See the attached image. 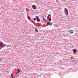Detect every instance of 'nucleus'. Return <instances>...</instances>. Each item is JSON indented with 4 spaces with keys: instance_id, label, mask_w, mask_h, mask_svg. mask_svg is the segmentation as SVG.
I'll return each mask as SVG.
<instances>
[{
    "instance_id": "9",
    "label": "nucleus",
    "mask_w": 78,
    "mask_h": 78,
    "mask_svg": "<svg viewBox=\"0 0 78 78\" xmlns=\"http://www.w3.org/2000/svg\"><path fill=\"white\" fill-rule=\"evenodd\" d=\"M11 77H12V78H14V77L13 76V75H12V73H11Z\"/></svg>"
},
{
    "instance_id": "11",
    "label": "nucleus",
    "mask_w": 78,
    "mask_h": 78,
    "mask_svg": "<svg viewBox=\"0 0 78 78\" xmlns=\"http://www.w3.org/2000/svg\"><path fill=\"white\" fill-rule=\"evenodd\" d=\"M35 31H36V32H38V30H37V29H36V28L35 29Z\"/></svg>"
},
{
    "instance_id": "8",
    "label": "nucleus",
    "mask_w": 78,
    "mask_h": 78,
    "mask_svg": "<svg viewBox=\"0 0 78 78\" xmlns=\"http://www.w3.org/2000/svg\"><path fill=\"white\" fill-rule=\"evenodd\" d=\"M43 21H44L45 22H46V21H47V20L43 18Z\"/></svg>"
},
{
    "instance_id": "7",
    "label": "nucleus",
    "mask_w": 78,
    "mask_h": 78,
    "mask_svg": "<svg viewBox=\"0 0 78 78\" xmlns=\"http://www.w3.org/2000/svg\"><path fill=\"white\" fill-rule=\"evenodd\" d=\"M73 32V30H70L69 31V33L70 34H72V33Z\"/></svg>"
},
{
    "instance_id": "14",
    "label": "nucleus",
    "mask_w": 78,
    "mask_h": 78,
    "mask_svg": "<svg viewBox=\"0 0 78 78\" xmlns=\"http://www.w3.org/2000/svg\"><path fill=\"white\" fill-rule=\"evenodd\" d=\"M27 18H28V19H29V20H30V17H29V16H28L27 17Z\"/></svg>"
},
{
    "instance_id": "12",
    "label": "nucleus",
    "mask_w": 78,
    "mask_h": 78,
    "mask_svg": "<svg viewBox=\"0 0 78 78\" xmlns=\"http://www.w3.org/2000/svg\"><path fill=\"white\" fill-rule=\"evenodd\" d=\"M33 19L34 20V21H36V18H33Z\"/></svg>"
},
{
    "instance_id": "10",
    "label": "nucleus",
    "mask_w": 78,
    "mask_h": 78,
    "mask_svg": "<svg viewBox=\"0 0 78 78\" xmlns=\"http://www.w3.org/2000/svg\"><path fill=\"white\" fill-rule=\"evenodd\" d=\"M2 59H3V58H2L0 57V62H1V61H2Z\"/></svg>"
},
{
    "instance_id": "2",
    "label": "nucleus",
    "mask_w": 78,
    "mask_h": 78,
    "mask_svg": "<svg viewBox=\"0 0 78 78\" xmlns=\"http://www.w3.org/2000/svg\"><path fill=\"white\" fill-rule=\"evenodd\" d=\"M64 12L66 15L67 16V15H68V10L67 8H65L64 9Z\"/></svg>"
},
{
    "instance_id": "19",
    "label": "nucleus",
    "mask_w": 78,
    "mask_h": 78,
    "mask_svg": "<svg viewBox=\"0 0 78 78\" xmlns=\"http://www.w3.org/2000/svg\"><path fill=\"white\" fill-rule=\"evenodd\" d=\"M50 16V14H49L48 15V16Z\"/></svg>"
},
{
    "instance_id": "6",
    "label": "nucleus",
    "mask_w": 78,
    "mask_h": 78,
    "mask_svg": "<svg viewBox=\"0 0 78 78\" xmlns=\"http://www.w3.org/2000/svg\"><path fill=\"white\" fill-rule=\"evenodd\" d=\"M73 51L74 54H75V53H76V49H73Z\"/></svg>"
},
{
    "instance_id": "5",
    "label": "nucleus",
    "mask_w": 78,
    "mask_h": 78,
    "mask_svg": "<svg viewBox=\"0 0 78 78\" xmlns=\"http://www.w3.org/2000/svg\"><path fill=\"white\" fill-rule=\"evenodd\" d=\"M32 8H33V9H35L36 6V5H34L32 6Z\"/></svg>"
},
{
    "instance_id": "16",
    "label": "nucleus",
    "mask_w": 78,
    "mask_h": 78,
    "mask_svg": "<svg viewBox=\"0 0 78 78\" xmlns=\"http://www.w3.org/2000/svg\"><path fill=\"white\" fill-rule=\"evenodd\" d=\"M49 21H51V18H49Z\"/></svg>"
},
{
    "instance_id": "13",
    "label": "nucleus",
    "mask_w": 78,
    "mask_h": 78,
    "mask_svg": "<svg viewBox=\"0 0 78 78\" xmlns=\"http://www.w3.org/2000/svg\"><path fill=\"white\" fill-rule=\"evenodd\" d=\"M17 72H19H19H20V70H19L18 69H17Z\"/></svg>"
},
{
    "instance_id": "20",
    "label": "nucleus",
    "mask_w": 78,
    "mask_h": 78,
    "mask_svg": "<svg viewBox=\"0 0 78 78\" xmlns=\"http://www.w3.org/2000/svg\"><path fill=\"white\" fill-rule=\"evenodd\" d=\"M48 17H47V18H48Z\"/></svg>"
},
{
    "instance_id": "4",
    "label": "nucleus",
    "mask_w": 78,
    "mask_h": 78,
    "mask_svg": "<svg viewBox=\"0 0 78 78\" xmlns=\"http://www.w3.org/2000/svg\"><path fill=\"white\" fill-rule=\"evenodd\" d=\"M35 18H36V20H37L38 22H40V19H39V18L37 16H36Z\"/></svg>"
},
{
    "instance_id": "21",
    "label": "nucleus",
    "mask_w": 78,
    "mask_h": 78,
    "mask_svg": "<svg viewBox=\"0 0 78 78\" xmlns=\"http://www.w3.org/2000/svg\"><path fill=\"white\" fill-rule=\"evenodd\" d=\"M56 1H57V2H58V1H57V0H56Z\"/></svg>"
},
{
    "instance_id": "15",
    "label": "nucleus",
    "mask_w": 78,
    "mask_h": 78,
    "mask_svg": "<svg viewBox=\"0 0 78 78\" xmlns=\"http://www.w3.org/2000/svg\"><path fill=\"white\" fill-rule=\"evenodd\" d=\"M26 11H28V8H26Z\"/></svg>"
},
{
    "instance_id": "3",
    "label": "nucleus",
    "mask_w": 78,
    "mask_h": 78,
    "mask_svg": "<svg viewBox=\"0 0 78 78\" xmlns=\"http://www.w3.org/2000/svg\"><path fill=\"white\" fill-rule=\"evenodd\" d=\"M46 25L47 26H48V25L51 26V25H52V23L51 22H48L47 23Z\"/></svg>"
},
{
    "instance_id": "17",
    "label": "nucleus",
    "mask_w": 78,
    "mask_h": 78,
    "mask_svg": "<svg viewBox=\"0 0 78 78\" xmlns=\"http://www.w3.org/2000/svg\"><path fill=\"white\" fill-rule=\"evenodd\" d=\"M71 58H72V59H73V57H71Z\"/></svg>"
},
{
    "instance_id": "18",
    "label": "nucleus",
    "mask_w": 78,
    "mask_h": 78,
    "mask_svg": "<svg viewBox=\"0 0 78 78\" xmlns=\"http://www.w3.org/2000/svg\"><path fill=\"white\" fill-rule=\"evenodd\" d=\"M17 73H18V72L16 73V74L17 75Z\"/></svg>"
},
{
    "instance_id": "1",
    "label": "nucleus",
    "mask_w": 78,
    "mask_h": 78,
    "mask_svg": "<svg viewBox=\"0 0 78 78\" xmlns=\"http://www.w3.org/2000/svg\"><path fill=\"white\" fill-rule=\"evenodd\" d=\"M0 49H2V48L4 47H5V45L4 43H2L0 42Z\"/></svg>"
}]
</instances>
